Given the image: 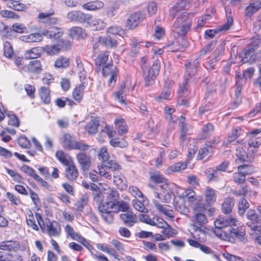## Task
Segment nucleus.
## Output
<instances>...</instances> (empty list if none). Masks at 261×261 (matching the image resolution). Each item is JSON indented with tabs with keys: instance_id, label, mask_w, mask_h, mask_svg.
Instances as JSON below:
<instances>
[{
	"instance_id": "f257e3e1",
	"label": "nucleus",
	"mask_w": 261,
	"mask_h": 261,
	"mask_svg": "<svg viewBox=\"0 0 261 261\" xmlns=\"http://www.w3.org/2000/svg\"><path fill=\"white\" fill-rule=\"evenodd\" d=\"M239 222L233 217H220L215 221L214 233L222 240L233 242L234 238L241 241L245 240L244 226H239Z\"/></svg>"
},
{
	"instance_id": "f03ea898",
	"label": "nucleus",
	"mask_w": 261,
	"mask_h": 261,
	"mask_svg": "<svg viewBox=\"0 0 261 261\" xmlns=\"http://www.w3.org/2000/svg\"><path fill=\"white\" fill-rule=\"evenodd\" d=\"M98 209L102 219L107 223H111L114 220L112 214L117 213L119 211L128 212L129 205L123 200L108 201L99 204Z\"/></svg>"
},
{
	"instance_id": "7ed1b4c3",
	"label": "nucleus",
	"mask_w": 261,
	"mask_h": 261,
	"mask_svg": "<svg viewBox=\"0 0 261 261\" xmlns=\"http://www.w3.org/2000/svg\"><path fill=\"white\" fill-rule=\"evenodd\" d=\"M61 144L63 147L68 150H81L82 151L87 150L89 148L88 144L84 143L83 141H77L73 135L66 133L61 138Z\"/></svg>"
},
{
	"instance_id": "20e7f679",
	"label": "nucleus",
	"mask_w": 261,
	"mask_h": 261,
	"mask_svg": "<svg viewBox=\"0 0 261 261\" xmlns=\"http://www.w3.org/2000/svg\"><path fill=\"white\" fill-rule=\"evenodd\" d=\"M187 13H184L179 15L173 24L174 32L179 36H184L190 31L192 21L189 18Z\"/></svg>"
},
{
	"instance_id": "39448f33",
	"label": "nucleus",
	"mask_w": 261,
	"mask_h": 261,
	"mask_svg": "<svg viewBox=\"0 0 261 261\" xmlns=\"http://www.w3.org/2000/svg\"><path fill=\"white\" fill-rule=\"evenodd\" d=\"M160 68V65L159 63L155 61L151 67L143 70V76L146 87L153 85L156 76L159 74Z\"/></svg>"
},
{
	"instance_id": "423d86ee",
	"label": "nucleus",
	"mask_w": 261,
	"mask_h": 261,
	"mask_svg": "<svg viewBox=\"0 0 261 261\" xmlns=\"http://www.w3.org/2000/svg\"><path fill=\"white\" fill-rule=\"evenodd\" d=\"M246 216L248 219L246 225L254 231H260L261 230V216H258L254 211L252 210L247 212Z\"/></svg>"
},
{
	"instance_id": "0eeeda50",
	"label": "nucleus",
	"mask_w": 261,
	"mask_h": 261,
	"mask_svg": "<svg viewBox=\"0 0 261 261\" xmlns=\"http://www.w3.org/2000/svg\"><path fill=\"white\" fill-rule=\"evenodd\" d=\"M69 46V41L59 40L57 44L46 45L44 48V50L48 55H55L58 54L61 49H67Z\"/></svg>"
},
{
	"instance_id": "6e6552de",
	"label": "nucleus",
	"mask_w": 261,
	"mask_h": 261,
	"mask_svg": "<svg viewBox=\"0 0 261 261\" xmlns=\"http://www.w3.org/2000/svg\"><path fill=\"white\" fill-rule=\"evenodd\" d=\"M145 17L144 13L138 11L131 14L126 20V27L129 29H134L142 21Z\"/></svg>"
},
{
	"instance_id": "1a4fd4ad",
	"label": "nucleus",
	"mask_w": 261,
	"mask_h": 261,
	"mask_svg": "<svg viewBox=\"0 0 261 261\" xmlns=\"http://www.w3.org/2000/svg\"><path fill=\"white\" fill-rule=\"evenodd\" d=\"M67 19L79 23H85L89 20L90 14L84 13L80 11H72L67 14Z\"/></svg>"
},
{
	"instance_id": "9d476101",
	"label": "nucleus",
	"mask_w": 261,
	"mask_h": 261,
	"mask_svg": "<svg viewBox=\"0 0 261 261\" xmlns=\"http://www.w3.org/2000/svg\"><path fill=\"white\" fill-rule=\"evenodd\" d=\"M120 218L124 224L130 227L137 222V217L132 212L128 211L120 215Z\"/></svg>"
},
{
	"instance_id": "9b49d317",
	"label": "nucleus",
	"mask_w": 261,
	"mask_h": 261,
	"mask_svg": "<svg viewBox=\"0 0 261 261\" xmlns=\"http://www.w3.org/2000/svg\"><path fill=\"white\" fill-rule=\"evenodd\" d=\"M63 31L62 28L57 27L50 28L42 31V35L50 39H57L62 37Z\"/></svg>"
},
{
	"instance_id": "f8f14e48",
	"label": "nucleus",
	"mask_w": 261,
	"mask_h": 261,
	"mask_svg": "<svg viewBox=\"0 0 261 261\" xmlns=\"http://www.w3.org/2000/svg\"><path fill=\"white\" fill-rule=\"evenodd\" d=\"M76 159L78 163L83 171H87L91 166V158L90 155L83 152H80L76 154Z\"/></svg>"
},
{
	"instance_id": "ddd939ff",
	"label": "nucleus",
	"mask_w": 261,
	"mask_h": 261,
	"mask_svg": "<svg viewBox=\"0 0 261 261\" xmlns=\"http://www.w3.org/2000/svg\"><path fill=\"white\" fill-rule=\"evenodd\" d=\"M168 185L164 184L159 186V188L161 189L160 192H154V196L159 198L162 202L168 203L171 199V196L169 192L167 190Z\"/></svg>"
},
{
	"instance_id": "4468645a",
	"label": "nucleus",
	"mask_w": 261,
	"mask_h": 261,
	"mask_svg": "<svg viewBox=\"0 0 261 261\" xmlns=\"http://www.w3.org/2000/svg\"><path fill=\"white\" fill-rule=\"evenodd\" d=\"M128 93L129 89L126 87L124 83H122L120 85L118 91L113 93V96L116 100H117L121 103H124L125 100V97Z\"/></svg>"
},
{
	"instance_id": "2eb2a0df",
	"label": "nucleus",
	"mask_w": 261,
	"mask_h": 261,
	"mask_svg": "<svg viewBox=\"0 0 261 261\" xmlns=\"http://www.w3.org/2000/svg\"><path fill=\"white\" fill-rule=\"evenodd\" d=\"M66 166L67 168L65 170V176L69 180H75L79 175V171L77 167L73 162Z\"/></svg>"
},
{
	"instance_id": "dca6fc26",
	"label": "nucleus",
	"mask_w": 261,
	"mask_h": 261,
	"mask_svg": "<svg viewBox=\"0 0 261 261\" xmlns=\"http://www.w3.org/2000/svg\"><path fill=\"white\" fill-rule=\"evenodd\" d=\"M87 24L93 30L97 31L103 29L106 27V23L101 19L93 18L90 14L89 20L86 21Z\"/></svg>"
},
{
	"instance_id": "f3484780",
	"label": "nucleus",
	"mask_w": 261,
	"mask_h": 261,
	"mask_svg": "<svg viewBox=\"0 0 261 261\" xmlns=\"http://www.w3.org/2000/svg\"><path fill=\"white\" fill-rule=\"evenodd\" d=\"M54 10L51 9L49 12L40 13L38 16L39 19L44 23L49 24H55L57 23L58 19L57 18L51 17L54 14Z\"/></svg>"
},
{
	"instance_id": "a211bd4d",
	"label": "nucleus",
	"mask_w": 261,
	"mask_h": 261,
	"mask_svg": "<svg viewBox=\"0 0 261 261\" xmlns=\"http://www.w3.org/2000/svg\"><path fill=\"white\" fill-rule=\"evenodd\" d=\"M153 202L156 208L160 212L170 218L174 217V212L171 207L167 205H162L158 202L156 200H153Z\"/></svg>"
},
{
	"instance_id": "6ab92c4d",
	"label": "nucleus",
	"mask_w": 261,
	"mask_h": 261,
	"mask_svg": "<svg viewBox=\"0 0 261 261\" xmlns=\"http://www.w3.org/2000/svg\"><path fill=\"white\" fill-rule=\"evenodd\" d=\"M69 36L76 39H84L87 37L85 30L80 27H73L69 30Z\"/></svg>"
},
{
	"instance_id": "aec40b11",
	"label": "nucleus",
	"mask_w": 261,
	"mask_h": 261,
	"mask_svg": "<svg viewBox=\"0 0 261 261\" xmlns=\"http://www.w3.org/2000/svg\"><path fill=\"white\" fill-rule=\"evenodd\" d=\"M113 178L114 183L119 189L124 190L127 188L126 180L121 173L114 172Z\"/></svg>"
},
{
	"instance_id": "412c9836",
	"label": "nucleus",
	"mask_w": 261,
	"mask_h": 261,
	"mask_svg": "<svg viewBox=\"0 0 261 261\" xmlns=\"http://www.w3.org/2000/svg\"><path fill=\"white\" fill-rule=\"evenodd\" d=\"M99 125V120L96 117H91L90 121L85 126V130L91 135L95 134Z\"/></svg>"
},
{
	"instance_id": "4be33fe9",
	"label": "nucleus",
	"mask_w": 261,
	"mask_h": 261,
	"mask_svg": "<svg viewBox=\"0 0 261 261\" xmlns=\"http://www.w3.org/2000/svg\"><path fill=\"white\" fill-rule=\"evenodd\" d=\"M47 233L50 237H59L61 233V228L59 224H56L54 225L49 220L46 223V230Z\"/></svg>"
},
{
	"instance_id": "5701e85b",
	"label": "nucleus",
	"mask_w": 261,
	"mask_h": 261,
	"mask_svg": "<svg viewBox=\"0 0 261 261\" xmlns=\"http://www.w3.org/2000/svg\"><path fill=\"white\" fill-rule=\"evenodd\" d=\"M104 6L103 2L99 0H96L84 4L83 8L89 11H97L102 9Z\"/></svg>"
},
{
	"instance_id": "b1692460",
	"label": "nucleus",
	"mask_w": 261,
	"mask_h": 261,
	"mask_svg": "<svg viewBox=\"0 0 261 261\" xmlns=\"http://www.w3.org/2000/svg\"><path fill=\"white\" fill-rule=\"evenodd\" d=\"M260 8V1H256L250 3L245 9V15L246 17H251Z\"/></svg>"
},
{
	"instance_id": "393cba45",
	"label": "nucleus",
	"mask_w": 261,
	"mask_h": 261,
	"mask_svg": "<svg viewBox=\"0 0 261 261\" xmlns=\"http://www.w3.org/2000/svg\"><path fill=\"white\" fill-rule=\"evenodd\" d=\"M191 5L190 0H179L173 6L171 13L172 14L174 11L188 10L191 7Z\"/></svg>"
},
{
	"instance_id": "a878e982",
	"label": "nucleus",
	"mask_w": 261,
	"mask_h": 261,
	"mask_svg": "<svg viewBox=\"0 0 261 261\" xmlns=\"http://www.w3.org/2000/svg\"><path fill=\"white\" fill-rule=\"evenodd\" d=\"M205 202L208 205L213 204L216 200L217 192L210 187H206L204 192Z\"/></svg>"
},
{
	"instance_id": "bb28decb",
	"label": "nucleus",
	"mask_w": 261,
	"mask_h": 261,
	"mask_svg": "<svg viewBox=\"0 0 261 261\" xmlns=\"http://www.w3.org/2000/svg\"><path fill=\"white\" fill-rule=\"evenodd\" d=\"M114 123L116 128L120 135L127 133L128 127L124 119L121 117H118L115 120Z\"/></svg>"
},
{
	"instance_id": "cd10ccee",
	"label": "nucleus",
	"mask_w": 261,
	"mask_h": 261,
	"mask_svg": "<svg viewBox=\"0 0 261 261\" xmlns=\"http://www.w3.org/2000/svg\"><path fill=\"white\" fill-rule=\"evenodd\" d=\"M187 164L183 162L176 163L170 165L165 171L167 174H171L173 172H179L185 169L187 167Z\"/></svg>"
},
{
	"instance_id": "c85d7f7f",
	"label": "nucleus",
	"mask_w": 261,
	"mask_h": 261,
	"mask_svg": "<svg viewBox=\"0 0 261 261\" xmlns=\"http://www.w3.org/2000/svg\"><path fill=\"white\" fill-rule=\"evenodd\" d=\"M234 199L233 198H226L222 205V212L226 214H229L234 205Z\"/></svg>"
},
{
	"instance_id": "c756f323",
	"label": "nucleus",
	"mask_w": 261,
	"mask_h": 261,
	"mask_svg": "<svg viewBox=\"0 0 261 261\" xmlns=\"http://www.w3.org/2000/svg\"><path fill=\"white\" fill-rule=\"evenodd\" d=\"M27 70L31 73H40L42 70L40 61L36 60L30 61L27 67Z\"/></svg>"
},
{
	"instance_id": "7c9ffc66",
	"label": "nucleus",
	"mask_w": 261,
	"mask_h": 261,
	"mask_svg": "<svg viewBox=\"0 0 261 261\" xmlns=\"http://www.w3.org/2000/svg\"><path fill=\"white\" fill-rule=\"evenodd\" d=\"M42 34L39 33H33L29 35L21 37V40L25 42L33 43L41 42L43 37Z\"/></svg>"
},
{
	"instance_id": "2f4dec72",
	"label": "nucleus",
	"mask_w": 261,
	"mask_h": 261,
	"mask_svg": "<svg viewBox=\"0 0 261 261\" xmlns=\"http://www.w3.org/2000/svg\"><path fill=\"white\" fill-rule=\"evenodd\" d=\"M84 83L85 82H82V84L76 87L72 92L73 98L79 102L82 100L83 97Z\"/></svg>"
},
{
	"instance_id": "473e14b6",
	"label": "nucleus",
	"mask_w": 261,
	"mask_h": 261,
	"mask_svg": "<svg viewBox=\"0 0 261 261\" xmlns=\"http://www.w3.org/2000/svg\"><path fill=\"white\" fill-rule=\"evenodd\" d=\"M96 247L99 250L109 254L116 259H118L119 256L115 249L112 248H110L108 245L106 244L101 243L97 244Z\"/></svg>"
},
{
	"instance_id": "72a5a7b5",
	"label": "nucleus",
	"mask_w": 261,
	"mask_h": 261,
	"mask_svg": "<svg viewBox=\"0 0 261 261\" xmlns=\"http://www.w3.org/2000/svg\"><path fill=\"white\" fill-rule=\"evenodd\" d=\"M42 49L40 47H34L25 51L24 56L26 59H37L40 57Z\"/></svg>"
},
{
	"instance_id": "f704fd0d",
	"label": "nucleus",
	"mask_w": 261,
	"mask_h": 261,
	"mask_svg": "<svg viewBox=\"0 0 261 261\" xmlns=\"http://www.w3.org/2000/svg\"><path fill=\"white\" fill-rule=\"evenodd\" d=\"M56 156L58 160L63 165L67 166L73 161L70 156H68L63 151H57Z\"/></svg>"
},
{
	"instance_id": "c9c22d12",
	"label": "nucleus",
	"mask_w": 261,
	"mask_h": 261,
	"mask_svg": "<svg viewBox=\"0 0 261 261\" xmlns=\"http://www.w3.org/2000/svg\"><path fill=\"white\" fill-rule=\"evenodd\" d=\"M102 164L106 168L114 172L120 170L121 169V165L118 164L116 161L112 160H108Z\"/></svg>"
},
{
	"instance_id": "e433bc0d",
	"label": "nucleus",
	"mask_w": 261,
	"mask_h": 261,
	"mask_svg": "<svg viewBox=\"0 0 261 261\" xmlns=\"http://www.w3.org/2000/svg\"><path fill=\"white\" fill-rule=\"evenodd\" d=\"M99 43L109 47H116L117 41L109 37H99L98 38Z\"/></svg>"
},
{
	"instance_id": "4c0bfd02",
	"label": "nucleus",
	"mask_w": 261,
	"mask_h": 261,
	"mask_svg": "<svg viewBox=\"0 0 261 261\" xmlns=\"http://www.w3.org/2000/svg\"><path fill=\"white\" fill-rule=\"evenodd\" d=\"M39 96L41 100L46 104L50 102V91L45 87H42L39 89Z\"/></svg>"
},
{
	"instance_id": "58836bf2",
	"label": "nucleus",
	"mask_w": 261,
	"mask_h": 261,
	"mask_svg": "<svg viewBox=\"0 0 261 261\" xmlns=\"http://www.w3.org/2000/svg\"><path fill=\"white\" fill-rule=\"evenodd\" d=\"M109 54L110 52L109 51H106L99 55V56L95 60V64L97 66H102L108 64L109 63H107V62L108 59Z\"/></svg>"
},
{
	"instance_id": "ea45409f",
	"label": "nucleus",
	"mask_w": 261,
	"mask_h": 261,
	"mask_svg": "<svg viewBox=\"0 0 261 261\" xmlns=\"http://www.w3.org/2000/svg\"><path fill=\"white\" fill-rule=\"evenodd\" d=\"M212 18L211 14H205L199 18L197 21V26L195 28L196 31H199L202 27L206 25Z\"/></svg>"
},
{
	"instance_id": "a19ab883",
	"label": "nucleus",
	"mask_w": 261,
	"mask_h": 261,
	"mask_svg": "<svg viewBox=\"0 0 261 261\" xmlns=\"http://www.w3.org/2000/svg\"><path fill=\"white\" fill-rule=\"evenodd\" d=\"M8 5L15 11H21L25 9V6L21 3L20 0H9Z\"/></svg>"
},
{
	"instance_id": "79ce46f5",
	"label": "nucleus",
	"mask_w": 261,
	"mask_h": 261,
	"mask_svg": "<svg viewBox=\"0 0 261 261\" xmlns=\"http://www.w3.org/2000/svg\"><path fill=\"white\" fill-rule=\"evenodd\" d=\"M210 180L217 181L221 175L220 172L217 169L209 168L205 172Z\"/></svg>"
},
{
	"instance_id": "37998d69",
	"label": "nucleus",
	"mask_w": 261,
	"mask_h": 261,
	"mask_svg": "<svg viewBox=\"0 0 261 261\" xmlns=\"http://www.w3.org/2000/svg\"><path fill=\"white\" fill-rule=\"evenodd\" d=\"M196 223L193 224L192 225L193 229L195 232L193 235V238L195 239L204 240L205 237V234L204 231L200 228L201 226H198L196 224Z\"/></svg>"
},
{
	"instance_id": "c03bdc74",
	"label": "nucleus",
	"mask_w": 261,
	"mask_h": 261,
	"mask_svg": "<svg viewBox=\"0 0 261 261\" xmlns=\"http://www.w3.org/2000/svg\"><path fill=\"white\" fill-rule=\"evenodd\" d=\"M70 64L69 59L66 57H59L55 62V66L56 68H66Z\"/></svg>"
},
{
	"instance_id": "a18cd8bd",
	"label": "nucleus",
	"mask_w": 261,
	"mask_h": 261,
	"mask_svg": "<svg viewBox=\"0 0 261 261\" xmlns=\"http://www.w3.org/2000/svg\"><path fill=\"white\" fill-rule=\"evenodd\" d=\"M214 132V126L211 123H207L202 127L201 132V136L205 138L212 135Z\"/></svg>"
},
{
	"instance_id": "49530a36",
	"label": "nucleus",
	"mask_w": 261,
	"mask_h": 261,
	"mask_svg": "<svg viewBox=\"0 0 261 261\" xmlns=\"http://www.w3.org/2000/svg\"><path fill=\"white\" fill-rule=\"evenodd\" d=\"M249 207V203L245 198H241L238 203V213L243 216Z\"/></svg>"
},
{
	"instance_id": "de8ad7c7",
	"label": "nucleus",
	"mask_w": 261,
	"mask_h": 261,
	"mask_svg": "<svg viewBox=\"0 0 261 261\" xmlns=\"http://www.w3.org/2000/svg\"><path fill=\"white\" fill-rule=\"evenodd\" d=\"M242 84L241 82L237 81L236 82V87L235 89V100L234 102L236 105H238L241 102V93L242 91Z\"/></svg>"
},
{
	"instance_id": "09e8293b",
	"label": "nucleus",
	"mask_w": 261,
	"mask_h": 261,
	"mask_svg": "<svg viewBox=\"0 0 261 261\" xmlns=\"http://www.w3.org/2000/svg\"><path fill=\"white\" fill-rule=\"evenodd\" d=\"M233 22V19L232 16L229 15L227 16V22L223 25L217 28L219 33L220 32H225L228 30L232 26Z\"/></svg>"
},
{
	"instance_id": "8fccbe9b",
	"label": "nucleus",
	"mask_w": 261,
	"mask_h": 261,
	"mask_svg": "<svg viewBox=\"0 0 261 261\" xmlns=\"http://www.w3.org/2000/svg\"><path fill=\"white\" fill-rule=\"evenodd\" d=\"M98 172L101 177L111 179L112 178V174L108 168H106L102 164L98 167Z\"/></svg>"
},
{
	"instance_id": "3c124183",
	"label": "nucleus",
	"mask_w": 261,
	"mask_h": 261,
	"mask_svg": "<svg viewBox=\"0 0 261 261\" xmlns=\"http://www.w3.org/2000/svg\"><path fill=\"white\" fill-rule=\"evenodd\" d=\"M198 64V62H194L195 65H192L189 62L186 63V75H188L190 77H192L195 75L197 71L196 65Z\"/></svg>"
},
{
	"instance_id": "603ef678",
	"label": "nucleus",
	"mask_w": 261,
	"mask_h": 261,
	"mask_svg": "<svg viewBox=\"0 0 261 261\" xmlns=\"http://www.w3.org/2000/svg\"><path fill=\"white\" fill-rule=\"evenodd\" d=\"M113 71H117V69L112 64H108L102 66V74L103 76L106 77H108L109 75L112 74Z\"/></svg>"
},
{
	"instance_id": "864d4df0",
	"label": "nucleus",
	"mask_w": 261,
	"mask_h": 261,
	"mask_svg": "<svg viewBox=\"0 0 261 261\" xmlns=\"http://www.w3.org/2000/svg\"><path fill=\"white\" fill-rule=\"evenodd\" d=\"M64 229L67 236L71 237L73 240L77 241L81 236L79 233L75 232L73 228L69 224L66 225Z\"/></svg>"
},
{
	"instance_id": "5fc2aeb1",
	"label": "nucleus",
	"mask_w": 261,
	"mask_h": 261,
	"mask_svg": "<svg viewBox=\"0 0 261 261\" xmlns=\"http://www.w3.org/2000/svg\"><path fill=\"white\" fill-rule=\"evenodd\" d=\"M110 144L114 147H126L128 145V143L124 139L120 141L117 138L112 139L110 141Z\"/></svg>"
},
{
	"instance_id": "6e6d98bb",
	"label": "nucleus",
	"mask_w": 261,
	"mask_h": 261,
	"mask_svg": "<svg viewBox=\"0 0 261 261\" xmlns=\"http://www.w3.org/2000/svg\"><path fill=\"white\" fill-rule=\"evenodd\" d=\"M77 68L79 71V77L82 82L84 81L87 76V73L85 70L84 65L80 60H76Z\"/></svg>"
},
{
	"instance_id": "4d7b16f0",
	"label": "nucleus",
	"mask_w": 261,
	"mask_h": 261,
	"mask_svg": "<svg viewBox=\"0 0 261 261\" xmlns=\"http://www.w3.org/2000/svg\"><path fill=\"white\" fill-rule=\"evenodd\" d=\"M110 244L115 248V250L123 254L125 252L124 245L116 239H113L110 241Z\"/></svg>"
},
{
	"instance_id": "13d9d810",
	"label": "nucleus",
	"mask_w": 261,
	"mask_h": 261,
	"mask_svg": "<svg viewBox=\"0 0 261 261\" xmlns=\"http://www.w3.org/2000/svg\"><path fill=\"white\" fill-rule=\"evenodd\" d=\"M182 196L186 198L189 202L192 203L196 200L195 193L193 190L191 189H186L182 193Z\"/></svg>"
},
{
	"instance_id": "bf43d9fd",
	"label": "nucleus",
	"mask_w": 261,
	"mask_h": 261,
	"mask_svg": "<svg viewBox=\"0 0 261 261\" xmlns=\"http://www.w3.org/2000/svg\"><path fill=\"white\" fill-rule=\"evenodd\" d=\"M185 118L181 115L180 118L179 124L180 127H181V135L180 138L181 140H184L185 136L187 134H188V127L187 126V124L185 123Z\"/></svg>"
},
{
	"instance_id": "052dcab7",
	"label": "nucleus",
	"mask_w": 261,
	"mask_h": 261,
	"mask_svg": "<svg viewBox=\"0 0 261 261\" xmlns=\"http://www.w3.org/2000/svg\"><path fill=\"white\" fill-rule=\"evenodd\" d=\"M5 113H6L5 112ZM9 117L8 124L14 127H18L19 125V120L17 116L10 112L6 113Z\"/></svg>"
},
{
	"instance_id": "680f3d73",
	"label": "nucleus",
	"mask_w": 261,
	"mask_h": 261,
	"mask_svg": "<svg viewBox=\"0 0 261 261\" xmlns=\"http://www.w3.org/2000/svg\"><path fill=\"white\" fill-rule=\"evenodd\" d=\"M132 203L133 207L137 211L142 213H147L148 212L147 208L145 207L143 202L140 200L135 199L133 200Z\"/></svg>"
},
{
	"instance_id": "e2e57ef3",
	"label": "nucleus",
	"mask_w": 261,
	"mask_h": 261,
	"mask_svg": "<svg viewBox=\"0 0 261 261\" xmlns=\"http://www.w3.org/2000/svg\"><path fill=\"white\" fill-rule=\"evenodd\" d=\"M15 248V243L13 241H4L0 243V249L11 251Z\"/></svg>"
},
{
	"instance_id": "0e129e2a",
	"label": "nucleus",
	"mask_w": 261,
	"mask_h": 261,
	"mask_svg": "<svg viewBox=\"0 0 261 261\" xmlns=\"http://www.w3.org/2000/svg\"><path fill=\"white\" fill-rule=\"evenodd\" d=\"M3 46L4 55L7 58H11L14 54V51L10 42L8 41L4 42Z\"/></svg>"
},
{
	"instance_id": "69168bd1",
	"label": "nucleus",
	"mask_w": 261,
	"mask_h": 261,
	"mask_svg": "<svg viewBox=\"0 0 261 261\" xmlns=\"http://www.w3.org/2000/svg\"><path fill=\"white\" fill-rule=\"evenodd\" d=\"M98 158L102 161V163L109 160V154L106 147L100 148L98 152Z\"/></svg>"
},
{
	"instance_id": "338daca9",
	"label": "nucleus",
	"mask_w": 261,
	"mask_h": 261,
	"mask_svg": "<svg viewBox=\"0 0 261 261\" xmlns=\"http://www.w3.org/2000/svg\"><path fill=\"white\" fill-rule=\"evenodd\" d=\"M161 233L168 238L172 237L177 234V231L173 229L168 224L167 227L163 228L161 231Z\"/></svg>"
},
{
	"instance_id": "774afa93",
	"label": "nucleus",
	"mask_w": 261,
	"mask_h": 261,
	"mask_svg": "<svg viewBox=\"0 0 261 261\" xmlns=\"http://www.w3.org/2000/svg\"><path fill=\"white\" fill-rule=\"evenodd\" d=\"M108 198L110 200L109 201L116 202L117 201L119 194L117 191L114 189H110L107 192Z\"/></svg>"
}]
</instances>
